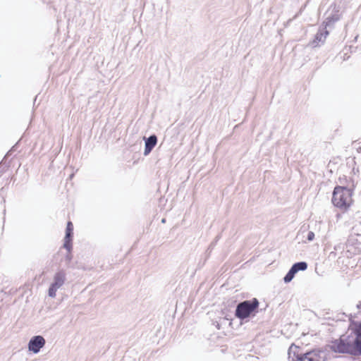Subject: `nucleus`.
<instances>
[{
	"label": "nucleus",
	"mask_w": 361,
	"mask_h": 361,
	"mask_svg": "<svg viewBox=\"0 0 361 361\" xmlns=\"http://www.w3.org/2000/svg\"><path fill=\"white\" fill-rule=\"evenodd\" d=\"M330 348L335 353L356 355L355 336H341L339 339L331 342Z\"/></svg>",
	"instance_id": "nucleus-1"
},
{
	"label": "nucleus",
	"mask_w": 361,
	"mask_h": 361,
	"mask_svg": "<svg viewBox=\"0 0 361 361\" xmlns=\"http://www.w3.org/2000/svg\"><path fill=\"white\" fill-rule=\"evenodd\" d=\"M352 191L345 187L337 186L334 188L332 202L338 208L345 209L352 203Z\"/></svg>",
	"instance_id": "nucleus-2"
},
{
	"label": "nucleus",
	"mask_w": 361,
	"mask_h": 361,
	"mask_svg": "<svg viewBox=\"0 0 361 361\" xmlns=\"http://www.w3.org/2000/svg\"><path fill=\"white\" fill-rule=\"evenodd\" d=\"M258 305L259 302L256 298L241 302L236 307L235 316L240 319H244L248 317L258 307Z\"/></svg>",
	"instance_id": "nucleus-3"
},
{
	"label": "nucleus",
	"mask_w": 361,
	"mask_h": 361,
	"mask_svg": "<svg viewBox=\"0 0 361 361\" xmlns=\"http://www.w3.org/2000/svg\"><path fill=\"white\" fill-rule=\"evenodd\" d=\"M66 280V274L63 270L57 271L53 279V282L51 283L48 295L49 297L54 298L56 295V291L63 286Z\"/></svg>",
	"instance_id": "nucleus-4"
},
{
	"label": "nucleus",
	"mask_w": 361,
	"mask_h": 361,
	"mask_svg": "<svg viewBox=\"0 0 361 361\" xmlns=\"http://www.w3.org/2000/svg\"><path fill=\"white\" fill-rule=\"evenodd\" d=\"M329 32L325 30V27L319 26L314 39L308 43V46L312 48L319 47L325 43L326 39Z\"/></svg>",
	"instance_id": "nucleus-5"
},
{
	"label": "nucleus",
	"mask_w": 361,
	"mask_h": 361,
	"mask_svg": "<svg viewBox=\"0 0 361 361\" xmlns=\"http://www.w3.org/2000/svg\"><path fill=\"white\" fill-rule=\"evenodd\" d=\"M326 360V353L321 350H313L312 351L302 354L300 361H324Z\"/></svg>",
	"instance_id": "nucleus-6"
},
{
	"label": "nucleus",
	"mask_w": 361,
	"mask_h": 361,
	"mask_svg": "<svg viewBox=\"0 0 361 361\" xmlns=\"http://www.w3.org/2000/svg\"><path fill=\"white\" fill-rule=\"evenodd\" d=\"M45 343V339L42 336H35L31 338L28 343V350L34 353H37L44 346Z\"/></svg>",
	"instance_id": "nucleus-7"
},
{
	"label": "nucleus",
	"mask_w": 361,
	"mask_h": 361,
	"mask_svg": "<svg viewBox=\"0 0 361 361\" xmlns=\"http://www.w3.org/2000/svg\"><path fill=\"white\" fill-rule=\"evenodd\" d=\"M302 352L301 349L295 345H291L288 349V357L289 361H300Z\"/></svg>",
	"instance_id": "nucleus-8"
},
{
	"label": "nucleus",
	"mask_w": 361,
	"mask_h": 361,
	"mask_svg": "<svg viewBox=\"0 0 361 361\" xmlns=\"http://www.w3.org/2000/svg\"><path fill=\"white\" fill-rule=\"evenodd\" d=\"M73 225L72 222L68 221L67 224V226H66V236H65V239H64L65 241H64V244H63V247L68 252H70L72 248L71 238L73 235Z\"/></svg>",
	"instance_id": "nucleus-9"
},
{
	"label": "nucleus",
	"mask_w": 361,
	"mask_h": 361,
	"mask_svg": "<svg viewBox=\"0 0 361 361\" xmlns=\"http://www.w3.org/2000/svg\"><path fill=\"white\" fill-rule=\"evenodd\" d=\"M157 143V137L155 135H152L148 138L145 139L144 155H148L156 146Z\"/></svg>",
	"instance_id": "nucleus-10"
},
{
	"label": "nucleus",
	"mask_w": 361,
	"mask_h": 361,
	"mask_svg": "<svg viewBox=\"0 0 361 361\" xmlns=\"http://www.w3.org/2000/svg\"><path fill=\"white\" fill-rule=\"evenodd\" d=\"M354 333L355 340L356 355H361V323L358 324L356 326Z\"/></svg>",
	"instance_id": "nucleus-11"
},
{
	"label": "nucleus",
	"mask_w": 361,
	"mask_h": 361,
	"mask_svg": "<svg viewBox=\"0 0 361 361\" xmlns=\"http://www.w3.org/2000/svg\"><path fill=\"white\" fill-rule=\"evenodd\" d=\"M340 19V15L338 11L335 12L331 16H328L326 20L323 22V23L320 25L322 27H325V30L327 27H331L334 25V24L337 22Z\"/></svg>",
	"instance_id": "nucleus-12"
},
{
	"label": "nucleus",
	"mask_w": 361,
	"mask_h": 361,
	"mask_svg": "<svg viewBox=\"0 0 361 361\" xmlns=\"http://www.w3.org/2000/svg\"><path fill=\"white\" fill-rule=\"evenodd\" d=\"M292 268H293V269L296 272H298L299 271H305L307 268V264L305 262H299L295 263L292 266Z\"/></svg>",
	"instance_id": "nucleus-13"
},
{
	"label": "nucleus",
	"mask_w": 361,
	"mask_h": 361,
	"mask_svg": "<svg viewBox=\"0 0 361 361\" xmlns=\"http://www.w3.org/2000/svg\"><path fill=\"white\" fill-rule=\"evenodd\" d=\"M297 272L293 269V268H290L288 272L286 274V275L283 278V281L285 283H289L294 278L295 274Z\"/></svg>",
	"instance_id": "nucleus-14"
},
{
	"label": "nucleus",
	"mask_w": 361,
	"mask_h": 361,
	"mask_svg": "<svg viewBox=\"0 0 361 361\" xmlns=\"http://www.w3.org/2000/svg\"><path fill=\"white\" fill-rule=\"evenodd\" d=\"M314 238V233L313 231H309L307 235V240L310 242L312 241Z\"/></svg>",
	"instance_id": "nucleus-15"
},
{
	"label": "nucleus",
	"mask_w": 361,
	"mask_h": 361,
	"mask_svg": "<svg viewBox=\"0 0 361 361\" xmlns=\"http://www.w3.org/2000/svg\"><path fill=\"white\" fill-rule=\"evenodd\" d=\"M317 224H318V226H319V229H320V228H321V226H322V223L321 221H319V222H317Z\"/></svg>",
	"instance_id": "nucleus-16"
},
{
	"label": "nucleus",
	"mask_w": 361,
	"mask_h": 361,
	"mask_svg": "<svg viewBox=\"0 0 361 361\" xmlns=\"http://www.w3.org/2000/svg\"><path fill=\"white\" fill-rule=\"evenodd\" d=\"M357 307L358 309H361V302H359V303L357 305Z\"/></svg>",
	"instance_id": "nucleus-17"
},
{
	"label": "nucleus",
	"mask_w": 361,
	"mask_h": 361,
	"mask_svg": "<svg viewBox=\"0 0 361 361\" xmlns=\"http://www.w3.org/2000/svg\"><path fill=\"white\" fill-rule=\"evenodd\" d=\"M67 259H68V260H71V257H70L69 255H67Z\"/></svg>",
	"instance_id": "nucleus-18"
},
{
	"label": "nucleus",
	"mask_w": 361,
	"mask_h": 361,
	"mask_svg": "<svg viewBox=\"0 0 361 361\" xmlns=\"http://www.w3.org/2000/svg\"><path fill=\"white\" fill-rule=\"evenodd\" d=\"M161 222H162V223H165V219H163L161 220Z\"/></svg>",
	"instance_id": "nucleus-19"
}]
</instances>
